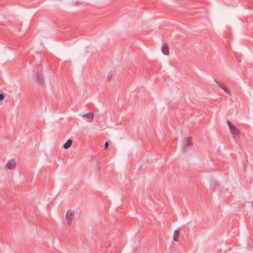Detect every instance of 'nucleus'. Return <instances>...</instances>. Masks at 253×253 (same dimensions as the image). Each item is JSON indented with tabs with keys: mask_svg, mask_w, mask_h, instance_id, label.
<instances>
[{
	"mask_svg": "<svg viewBox=\"0 0 253 253\" xmlns=\"http://www.w3.org/2000/svg\"><path fill=\"white\" fill-rule=\"evenodd\" d=\"M94 114L92 112L91 113H88L85 114H84L82 116V117L85 119H86V121L90 123L91 122L94 118Z\"/></svg>",
	"mask_w": 253,
	"mask_h": 253,
	"instance_id": "obj_5",
	"label": "nucleus"
},
{
	"mask_svg": "<svg viewBox=\"0 0 253 253\" xmlns=\"http://www.w3.org/2000/svg\"><path fill=\"white\" fill-rule=\"evenodd\" d=\"M42 62L38 65H36L34 70V72L35 73V78L37 81L42 84L43 83V78L42 75V66L41 64Z\"/></svg>",
	"mask_w": 253,
	"mask_h": 253,
	"instance_id": "obj_1",
	"label": "nucleus"
},
{
	"mask_svg": "<svg viewBox=\"0 0 253 253\" xmlns=\"http://www.w3.org/2000/svg\"><path fill=\"white\" fill-rule=\"evenodd\" d=\"M16 166V162L14 159L10 160L6 165V167L9 169H13Z\"/></svg>",
	"mask_w": 253,
	"mask_h": 253,
	"instance_id": "obj_6",
	"label": "nucleus"
},
{
	"mask_svg": "<svg viewBox=\"0 0 253 253\" xmlns=\"http://www.w3.org/2000/svg\"><path fill=\"white\" fill-rule=\"evenodd\" d=\"M109 143L108 142L106 141L105 142V144H104V149H107V148H108V146H109Z\"/></svg>",
	"mask_w": 253,
	"mask_h": 253,
	"instance_id": "obj_12",
	"label": "nucleus"
},
{
	"mask_svg": "<svg viewBox=\"0 0 253 253\" xmlns=\"http://www.w3.org/2000/svg\"><path fill=\"white\" fill-rule=\"evenodd\" d=\"M162 51L165 55L169 54V48L168 45L167 44H164L162 46Z\"/></svg>",
	"mask_w": 253,
	"mask_h": 253,
	"instance_id": "obj_8",
	"label": "nucleus"
},
{
	"mask_svg": "<svg viewBox=\"0 0 253 253\" xmlns=\"http://www.w3.org/2000/svg\"><path fill=\"white\" fill-rule=\"evenodd\" d=\"M4 98V95L2 93H0V101L3 100Z\"/></svg>",
	"mask_w": 253,
	"mask_h": 253,
	"instance_id": "obj_13",
	"label": "nucleus"
},
{
	"mask_svg": "<svg viewBox=\"0 0 253 253\" xmlns=\"http://www.w3.org/2000/svg\"><path fill=\"white\" fill-rule=\"evenodd\" d=\"M214 81L226 93L230 94V91L223 84L220 83L216 79H214Z\"/></svg>",
	"mask_w": 253,
	"mask_h": 253,
	"instance_id": "obj_7",
	"label": "nucleus"
},
{
	"mask_svg": "<svg viewBox=\"0 0 253 253\" xmlns=\"http://www.w3.org/2000/svg\"><path fill=\"white\" fill-rule=\"evenodd\" d=\"M108 78L109 79V80L110 79L109 76H108Z\"/></svg>",
	"mask_w": 253,
	"mask_h": 253,
	"instance_id": "obj_14",
	"label": "nucleus"
},
{
	"mask_svg": "<svg viewBox=\"0 0 253 253\" xmlns=\"http://www.w3.org/2000/svg\"><path fill=\"white\" fill-rule=\"evenodd\" d=\"M227 125L230 128V130L233 127H234L235 126H234L230 121H227Z\"/></svg>",
	"mask_w": 253,
	"mask_h": 253,
	"instance_id": "obj_11",
	"label": "nucleus"
},
{
	"mask_svg": "<svg viewBox=\"0 0 253 253\" xmlns=\"http://www.w3.org/2000/svg\"><path fill=\"white\" fill-rule=\"evenodd\" d=\"M179 235V230H178V229L177 230H175L174 231V233H173V240L175 241H177Z\"/></svg>",
	"mask_w": 253,
	"mask_h": 253,
	"instance_id": "obj_10",
	"label": "nucleus"
},
{
	"mask_svg": "<svg viewBox=\"0 0 253 253\" xmlns=\"http://www.w3.org/2000/svg\"><path fill=\"white\" fill-rule=\"evenodd\" d=\"M73 141L71 139H69L63 145V148L64 149H68L70 148L72 144Z\"/></svg>",
	"mask_w": 253,
	"mask_h": 253,
	"instance_id": "obj_9",
	"label": "nucleus"
},
{
	"mask_svg": "<svg viewBox=\"0 0 253 253\" xmlns=\"http://www.w3.org/2000/svg\"><path fill=\"white\" fill-rule=\"evenodd\" d=\"M75 215V211L71 210H69L66 214V218L67 220L68 225H71L72 223L73 218Z\"/></svg>",
	"mask_w": 253,
	"mask_h": 253,
	"instance_id": "obj_3",
	"label": "nucleus"
},
{
	"mask_svg": "<svg viewBox=\"0 0 253 253\" xmlns=\"http://www.w3.org/2000/svg\"><path fill=\"white\" fill-rule=\"evenodd\" d=\"M230 132L233 135L234 139L236 141V137H239L240 134V130L236 126H235L234 127L230 129Z\"/></svg>",
	"mask_w": 253,
	"mask_h": 253,
	"instance_id": "obj_4",
	"label": "nucleus"
},
{
	"mask_svg": "<svg viewBox=\"0 0 253 253\" xmlns=\"http://www.w3.org/2000/svg\"><path fill=\"white\" fill-rule=\"evenodd\" d=\"M192 138L191 137H187L185 138L182 142L181 150L183 152H185L189 150L192 145Z\"/></svg>",
	"mask_w": 253,
	"mask_h": 253,
	"instance_id": "obj_2",
	"label": "nucleus"
}]
</instances>
